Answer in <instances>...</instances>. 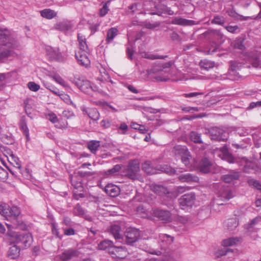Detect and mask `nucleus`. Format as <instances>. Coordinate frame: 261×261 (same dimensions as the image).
<instances>
[{
    "mask_svg": "<svg viewBox=\"0 0 261 261\" xmlns=\"http://www.w3.org/2000/svg\"><path fill=\"white\" fill-rule=\"evenodd\" d=\"M219 45L215 42H212L208 50H206L207 55H211L217 51Z\"/></svg>",
    "mask_w": 261,
    "mask_h": 261,
    "instance_id": "53",
    "label": "nucleus"
},
{
    "mask_svg": "<svg viewBox=\"0 0 261 261\" xmlns=\"http://www.w3.org/2000/svg\"><path fill=\"white\" fill-rule=\"evenodd\" d=\"M122 166L121 165H116L112 169H109L105 172V174L108 176H114L121 169Z\"/></svg>",
    "mask_w": 261,
    "mask_h": 261,
    "instance_id": "40",
    "label": "nucleus"
},
{
    "mask_svg": "<svg viewBox=\"0 0 261 261\" xmlns=\"http://www.w3.org/2000/svg\"><path fill=\"white\" fill-rule=\"evenodd\" d=\"M64 233L66 236H72L75 233L74 229L72 228L64 229Z\"/></svg>",
    "mask_w": 261,
    "mask_h": 261,
    "instance_id": "63",
    "label": "nucleus"
},
{
    "mask_svg": "<svg viewBox=\"0 0 261 261\" xmlns=\"http://www.w3.org/2000/svg\"><path fill=\"white\" fill-rule=\"evenodd\" d=\"M173 63L169 61L166 63H158L150 70H148L149 74L158 73L162 72H167L168 70L171 67Z\"/></svg>",
    "mask_w": 261,
    "mask_h": 261,
    "instance_id": "11",
    "label": "nucleus"
},
{
    "mask_svg": "<svg viewBox=\"0 0 261 261\" xmlns=\"http://www.w3.org/2000/svg\"><path fill=\"white\" fill-rule=\"evenodd\" d=\"M88 148L90 151L94 154H95L98 148L100 146V142L96 140H92L88 142Z\"/></svg>",
    "mask_w": 261,
    "mask_h": 261,
    "instance_id": "38",
    "label": "nucleus"
},
{
    "mask_svg": "<svg viewBox=\"0 0 261 261\" xmlns=\"http://www.w3.org/2000/svg\"><path fill=\"white\" fill-rule=\"evenodd\" d=\"M240 174L238 172L231 171L222 177L223 180L226 183H230L239 179Z\"/></svg>",
    "mask_w": 261,
    "mask_h": 261,
    "instance_id": "24",
    "label": "nucleus"
},
{
    "mask_svg": "<svg viewBox=\"0 0 261 261\" xmlns=\"http://www.w3.org/2000/svg\"><path fill=\"white\" fill-rule=\"evenodd\" d=\"M138 7L141 8L142 7L141 4H139L138 3H134L129 7V9L130 10H131V12L133 13H138V14L141 13L142 11H141V10L139 11Z\"/></svg>",
    "mask_w": 261,
    "mask_h": 261,
    "instance_id": "52",
    "label": "nucleus"
},
{
    "mask_svg": "<svg viewBox=\"0 0 261 261\" xmlns=\"http://www.w3.org/2000/svg\"><path fill=\"white\" fill-rule=\"evenodd\" d=\"M78 41L79 42L80 49L79 51H89L86 43V38L84 36L78 34Z\"/></svg>",
    "mask_w": 261,
    "mask_h": 261,
    "instance_id": "36",
    "label": "nucleus"
},
{
    "mask_svg": "<svg viewBox=\"0 0 261 261\" xmlns=\"http://www.w3.org/2000/svg\"><path fill=\"white\" fill-rule=\"evenodd\" d=\"M249 184L261 191V183L258 180L251 179L249 181Z\"/></svg>",
    "mask_w": 261,
    "mask_h": 261,
    "instance_id": "60",
    "label": "nucleus"
},
{
    "mask_svg": "<svg viewBox=\"0 0 261 261\" xmlns=\"http://www.w3.org/2000/svg\"><path fill=\"white\" fill-rule=\"evenodd\" d=\"M109 9L107 4H105L99 10V15L101 17L105 16L108 12Z\"/></svg>",
    "mask_w": 261,
    "mask_h": 261,
    "instance_id": "58",
    "label": "nucleus"
},
{
    "mask_svg": "<svg viewBox=\"0 0 261 261\" xmlns=\"http://www.w3.org/2000/svg\"><path fill=\"white\" fill-rule=\"evenodd\" d=\"M261 107V100L256 102H252L250 103L248 108L249 109H252L255 107Z\"/></svg>",
    "mask_w": 261,
    "mask_h": 261,
    "instance_id": "64",
    "label": "nucleus"
},
{
    "mask_svg": "<svg viewBox=\"0 0 261 261\" xmlns=\"http://www.w3.org/2000/svg\"><path fill=\"white\" fill-rule=\"evenodd\" d=\"M246 61L250 63L253 67L261 68L260 58L261 54L257 51L246 53L245 55Z\"/></svg>",
    "mask_w": 261,
    "mask_h": 261,
    "instance_id": "7",
    "label": "nucleus"
},
{
    "mask_svg": "<svg viewBox=\"0 0 261 261\" xmlns=\"http://www.w3.org/2000/svg\"><path fill=\"white\" fill-rule=\"evenodd\" d=\"M154 191L159 195L168 193L167 189L162 186H155L154 187Z\"/></svg>",
    "mask_w": 261,
    "mask_h": 261,
    "instance_id": "44",
    "label": "nucleus"
},
{
    "mask_svg": "<svg viewBox=\"0 0 261 261\" xmlns=\"http://www.w3.org/2000/svg\"><path fill=\"white\" fill-rule=\"evenodd\" d=\"M128 128L127 125L125 122H122L118 127V133L122 135L126 134Z\"/></svg>",
    "mask_w": 261,
    "mask_h": 261,
    "instance_id": "54",
    "label": "nucleus"
},
{
    "mask_svg": "<svg viewBox=\"0 0 261 261\" xmlns=\"http://www.w3.org/2000/svg\"><path fill=\"white\" fill-rule=\"evenodd\" d=\"M17 46L16 41L11 36L7 29L0 28V62L10 57L14 56L12 49Z\"/></svg>",
    "mask_w": 261,
    "mask_h": 261,
    "instance_id": "1",
    "label": "nucleus"
},
{
    "mask_svg": "<svg viewBox=\"0 0 261 261\" xmlns=\"http://www.w3.org/2000/svg\"><path fill=\"white\" fill-rule=\"evenodd\" d=\"M173 237L166 234H160L159 240L161 242V245L162 249L165 250L168 245L172 244L173 241Z\"/></svg>",
    "mask_w": 261,
    "mask_h": 261,
    "instance_id": "22",
    "label": "nucleus"
},
{
    "mask_svg": "<svg viewBox=\"0 0 261 261\" xmlns=\"http://www.w3.org/2000/svg\"><path fill=\"white\" fill-rule=\"evenodd\" d=\"M190 137L191 140L195 143H202L201 136L197 132H192L190 133Z\"/></svg>",
    "mask_w": 261,
    "mask_h": 261,
    "instance_id": "43",
    "label": "nucleus"
},
{
    "mask_svg": "<svg viewBox=\"0 0 261 261\" xmlns=\"http://www.w3.org/2000/svg\"><path fill=\"white\" fill-rule=\"evenodd\" d=\"M105 191L110 196L115 197L119 194L120 190L118 186L112 184H109L105 187Z\"/></svg>",
    "mask_w": 261,
    "mask_h": 261,
    "instance_id": "19",
    "label": "nucleus"
},
{
    "mask_svg": "<svg viewBox=\"0 0 261 261\" xmlns=\"http://www.w3.org/2000/svg\"><path fill=\"white\" fill-rule=\"evenodd\" d=\"M155 7L159 13H165L170 15L174 14V12L166 5L159 4L155 6Z\"/></svg>",
    "mask_w": 261,
    "mask_h": 261,
    "instance_id": "32",
    "label": "nucleus"
},
{
    "mask_svg": "<svg viewBox=\"0 0 261 261\" xmlns=\"http://www.w3.org/2000/svg\"><path fill=\"white\" fill-rule=\"evenodd\" d=\"M196 200L195 195L193 193L186 194L182 196L179 199L181 208L185 210L188 207H192Z\"/></svg>",
    "mask_w": 261,
    "mask_h": 261,
    "instance_id": "6",
    "label": "nucleus"
},
{
    "mask_svg": "<svg viewBox=\"0 0 261 261\" xmlns=\"http://www.w3.org/2000/svg\"><path fill=\"white\" fill-rule=\"evenodd\" d=\"M209 133L212 140L218 141H226L228 137V134L223 129L214 127L209 130Z\"/></svg>",
    "mask_w": 261,
    "mask_h": 261,
    "instance_id": "3",
    "label": "nucleus"
},
{
    "mask_svg": "<svg viewBox=\"0 0 261 261\" xmlns=\"http://www.w3.org/2000/svg\"><path fill=\"white\" fill-rule=\"evenodd\" d=\"M60 98L66 103L71 105L75 107L72 101L71 100L70 96L66 94L63 93L62 92L60 95Z\"/></svg>",
    "mask_w": 261,
    "mask_h": 261,
    "instance_id": "50",
    "label": "nucleus"
},
{
    "mask_svg": "<svg viewBox=\"0 0 261 261\" xmlns=\"http://www.w3.org/2000/svg\"><path fill=\"white\" fill-rule=\"evenodd\" d=\"M46 55L50 60L58 62H63L64 57L60 51L59 48H53L51 46L46 47Z\"/></svg>",
    "mask_w": 261,
    "mask_h": 261,
    "instance_id": "8",
    "label": "nucleus"
},
{
    "mask_svg": "<svg viewBox=\"0 0 261 261\" xmlns=\"http://www.w3.org/2000/svg\"><path fill=\"white\" fill-rule=\"evenodd\" d=\"M73 83L84 93L89 94L91 91V88H93L90 82L83 79L75 78Z\"/></svg>",
    "mask_w": 261,
    "mask_h": 261,
    "instance_id": "9",
    "label": "nucleus"
},
{
    "mask_svg": "<svg viewBox=\"0 0 261 261\" xmlns=\"http://www.w3.org/2000/svg\"><path fill=\"white\" fill-rule=\"evenodd\" d=\"M161 170L170 175L174 174L175 173V170L168 165H164L161 167Z\"/></svg>",
    "mask_w": 261,
    "mask_h": 261,
    "instance_id": "49",
    "label": "nucleus"
},
{
    "mask_svg": "<svg viewBox=\"0 0 261 261\" xmlns=\"http://www.w3.org/2000/svg\"><path fill=\"white\" fill-rule=\"evenodd\" d=\"M225 22V18L223 16L216 15L214 16V19L212 20V23L222 25Z\"/></svg>",
    "mask_w": 261,
    "mask_h": 261,
    "instance_id": "45",
    "label": "nucleus"
},
{
    "mask_svg": "<svg viewBox=\"0 0 261 261\" xmlns=\"http://www.w3.org/2000/svg\"><path fill=\"white\" fill-rule=\"evenodd\" d=\"M199 65L202 68L208 70L215 66V63L209 60H203L200 61Z\"/></svg>",
    "mask_w": 261,
    "mask_h": 261,
    "instance_id": "42",
    "label": "nucleus"
},
{
    "mask_svg": "<svg viewBox=\"0 0 261 261\" xmlns=\"http://www.w3.org/2000/svg\"><path fill=\"white\" fill-rule=\"evenodd\" d=\"M221 151L224 155V159L229 163H234L236 162L235 158L229 153L228 150L226 146L221 148Z\"/></svg>",
    "mask_w": 261,
    "mask_h": 261,
    "instance_id": "31",
    "label": "nucleus"
},
{
    "mask_svg": "<svg viewBox=\"0 0 261 261\" xmlns=\"http://www.w3.org/2000/svg\"><path fill=\"white\" fill-rule=\"evenodd\" d=\"M54 80L58 84L61 85L64 87H68V84L59 75H55L53 76Z\"/></svg>",
    "mask_w": 261,
    "mask_h": 261,
    "instance_id": "51",
    "label": "nucleus"
},
{
    "mask_svg": "<svg viewBox=\"0 0 261 261\" xmlns=\"http://www.w3.org/2000/svg\"><path fill=\"white\" fill-rule=\"evenodd\" d=\"M218 195L222 199L226 200H228L233 197L232 192L227 189L221 190L219 192Z\"/></svg>",
    "mask_w": 261,
    "mask_h": 261,
    "instance_id": "33",
    "label": "nucleus"
},
{
    "mask_svg": "<svg viewBox=\"0 0 261 261\" xmlns=\"http://www.w3.org/2000/svg\"><path fill=\"white\" fill-rule=\"evenodd\" d=\"M109 232L112 234L114 238L118 242H122L123 241V234L121 227L119 224H112L109 229Z\"/></svg>",
    "mask_w": 261,
    "mask_h": 261,
    "instance_id": "15",
    "label": "nucleus"
},
{
    "mask_svg": "<svg viewBox=\"0 0 261 261\" xmlns=\"http://www.w3.org/2000/svg\"><path fill=\"white\" fill-rule=\"evenodd\" d=\"M8 173L7 170L0 166V180L4 181L8 179Z\"/></svg>",
    "mask_w": 261,
    "mask_h": 261,
    "instance_id": "55",
    "label": "nucleus"
},
{
    "mask_svg": "<svg viewBox=\"0 0 261 261\" xmlns=\"http://www.w3.org/2000/svg\"><path fill=\"white\" fill-rule=\"evenodd\" d=\"M88 54V51H77L75 53V58L80 65L87 67L90 64Z\"/></svg>",
    "mask_w": 261,
    "mask_h": 261,
    "instance_id": "16",
    "label": "nucleus"
},
{
    "mask_svg": "<svg viewBox=\"0 0 261 261\" xmlns=\"http://www.w3.org/2000/svg\"><path fill=\"white\" fill-rule=\"evenodd\" d=\"M71 182L72 186L74 187V190L73 191V194L74 195H77L80 197H83L84 194L82 193H80L79 194H76L77 192H83L84 190V187L82 185V184L81 181H77L73 178H71Z\"/></svg>",
    "mask_w": 261,
    "mask_h": 261,
    "instance_id": "25",
    "label": "nucleus"
},
{
    "mask_svg": "<svg viewBox=\"0 0 261 261\" xmlns=\"http://www.w3.org/2000/svg\"><path fill=\"white\" fill-rule=\"evenodd\" d=\"M142 57L144 58H146L150 60H155V59H165L167 58V56H159L156 54H151L150 53L143 52L140 53Z\"/></svg>",
    "mask_w": 261,
    "mask_h": 261,
    "instance_id": "37",
    "label": "nucleus"
},
{
    "mask_svg": "<svg viewBox=\"0 0 261 261\" xmlns=\"http://www.w3.org/2000/svg\"><path fill=\"white\" fill-rule=\"evenodd\" d=\"M171 23L173 24L179 25L181 26H191L196 24L195 21L189 20L180 16L174 17L171 20Z\"/></svg>",
    "mask_w": 261,
    "mask_h": 261,
    "instance_id": "17",
    "label": "nucleus"
},
{
    "mask_svg": "<svg viewBox=\"0 0 261 261\" xmlns=\"http://www.w3.org/2000/svg\"><path fill=\"white\" fill-rule=\"evenodd\" d=\"M119 31L116 28H111L107 31L106 41L107 44L111 43L118 34Z\"/></svg>",
    "mask_w": 261,
    "mask_h": 261,
    "instance_id": "27",
    "label": "nucleus"
},
{
    "mask_svg": "<svg viewBox=\"0 0 261 261\" xmlns=\"http://www.w3.org/2000/svg\"><path fill=\"white\" fill-rule=\"evenodd\" d=\"M79 251L73 248H69L64 250L61 254L58 255L62 261H68L74 257L78 256Z\"/></svg>",
    "mask_w": 261,
    "mask_h": 261,
    "instance_id": "13",
    "label": "nucleus"
},
{
    "mask_svg": "<svg viewBox=\"0 0 261 261\" xmlns=\"http://www.w3.org/2000/svg\"><path fill=\"white\" fill-rule=\"evenodd\" d=\"M142 170L147 174H154L158 173V169L153 167L149 161L144 162L142 165Z\"/></svg>",
    "mask_w": 261,
    "mask_h": 261,
    "instance_id": "23",
    "label": "nucleus"
},
{
    "mask_svg": "<svg viewBox=\"0 0 261 261\" xmlns=\"http://www.w3.org/2000/svg\"><path fill=\"white\" fill-rule=\"evenodd\" d=\"M109 252L112 255H115L113 256V257L123 258L126 254V250L125 247L122 246L117 247L114 245L111 248Z\"/></svg>",
    "mask_w": 261,
    "mask_h": 261,
    "instance_id": "18",
    "label": "nucleus"
},
{
    "mask_svg": "<svg viewBox=\"0 0 261 261\" xmlns=\"http://www.w3.org/2000/svg\"><path fill=\"white\" fill-rule=\"evenodd\" d=\"M234 47L239 49L242 50L244 48V45L243 43V41L241 39H238L234 43Z\"/></svg>",
    "mask_w": 261,
    "mask_h": 261,
    "instance_id": "61",
    "label": "nucleus"
},
{
    "mask_svg": "<svg viewBox=\"0 0 261 261\" xmlns=\"http://www.w3.org/2000/svg\"><path fill=\"white\" fill-rule=\"evenodd\" d=\"M191 158V156L189 152L186 155H184L181 157V161L186 166H189L190 165Z\"/></svg>",
    "mask_w": 261,
    "mask_h": 261,
    "instance_id": "56",
    "label": "nucleus"
},
{
    "mask_svg": "<svg viewBox=\"0 0 261 261\" xmlns=\"http://www.w3.org/2000/svg\"><path fill=\"white\" fill-rule=\"evenodd\" d=\"M48 120L53 123L58 122V119L57 115L54 113H50L48 115Z\"/></svg>",
    "mask_w": 261,
    "mask_h": 261,
    "instance_id": "62",
    "label": "nucleus"
},
{
    "mask_svg": "<svg viewBox=\"0 0 261 261\" xmlns=\"http://www.w3.org/2000/svg\"><path fill=\"white\" fill-rule=\"evenodd\" d=\"M140 236L139 231L135 228H128L125 233L126 242L127 244H132L137 241Z\"/></svg>",
    "mask_w": 261,
    "mask_h": 261,
    "instance_id": "14",
    "label": "nucleus"
},
{
    "mask_svg": "<svg viewBox=\"0 0 261 261\" xmlns=\"http://www.w3.org/2000/svg\"><path fill=\"white\" fill-rule=\"evenodd\" d=\"M200 172L203 173H215L217 172L215 165L212 163L207 158L202 159L198 165Z\"/></svg>",
    "mask_w": 261,
    "mask_h": 261,
    "instance_id": "5",
    "label": "nucleus"
},
{
    "mask_svg": "<svg viewBox=\"0 0 261 261\" xmlns=\"http://www.w3.org/2000/svg\"><path fill=\"white\" fill-rule=\"evenodd\" d=\"M82 110L84 114L87 115L89 118L94 121H97L99 118V113L96 108L87 109L83 108Z\"/></svg>",
    "mask_w": 261,
    "mask_h": 261,
    "instance_id": "20",
    "label": "nucleus"
},
{
    "mask_svg": "<svg viewBox=\"0 0 261 261\" xmlns=\"http://www.w3.org/2000/svg\"><path fill=\"white\" fill-rule=\"evenodd\" d=\"M73 213L76 216H83L85 214V212L82 206L79 204H77L73 208Z\"/></svg>",
    "mask_w": 261,
    "mask_h": 261,
    "instance_id": "47",
    "label": "nucleus"
},
{
    "mask_svg": "<svg viewBox=\"0 0 261 261\" xmlns=\"http://www.w3.org/2000/svg\"><path fill=\"white\" fill-rule=\"evenodd\" d=\"M20 213L19 209L15 206L10 207L6 204L0 205V214L7 220L11 221V224H6L9 230H11L17 225V218Z\"/></svg>",
    "mask_w": 261,
    "mask_h": 261,
    "instance_id": "2",
    "label": "nucleus"
},
{
    "mask_svg": "<svg viewBox=\"0 0 261 261\" xmlns=\"http://www.w3.org/2000/svg\"><path fill=\"white\" fill-rule=\"evenodd\" d=\"M113 246L112 241L108 240H104L101 242L98 245V248L100 250L109 249V251L111 250V248Z\"/></svg>",
    "mask_w": 261,
    "mask_h": 261,
    "instance_id": "39",
    "label": "nucleus"
},
{
    "mask_svg": "<svg viewBox=\"0 0 261 261\" xmlns=\"http://www.w3.org/2000/svg\"><path fill=\"white\" fill-rule=\"evenodd\" d=\"M139 170L140 166L138 161L137 160L131 161L127 167V175L130 178L135 179Z\"/></svg>",
    "mask_w": 261,
    "mask_h": 261,
    "instance_id": "12",
    "label": "nucleus"
},
{
    "mask_svg": "<svg viewBox=\"0 0 261 261\" xmlns=\"http://www.w3.org/2000/svg\"><path fill=\"white\" fill-rule=\"evenodd\" d=\"M152 215L164 223H168L172 221V217L169 211L156 208L152 211Z\"/></svg>",
    "mask_w": 261,
    "mask_h": 261,
    "instance_id": "10",
    "label": "nucleus"
},
{
    "mask_svg": "<svg viewBox=\"0 0 261 261\" xmlns=\"http://www.w3.org/2000/svg\"><path fill=\"white\" fill-rule=\"evenodd\" d=\"M240 241V238L238 237H231L224 240L222 242V245L225 247L233 246L236 245Z\"/></svg>",
    "mask_w": 261,
    "mask_h": 261,
    "instance_id": "29",
    "label": "nucleus"
},
{
    "mask_svg": "<svg viewBox=\"0 0 261 261\" xmlns=\"http://www.w3.org/2000/svg\"><path fill=\"white\" fill-rule=\"evenodd\" d=\"M19 126L23 134L25 136L27 140H29V130L27 125V122L24 117H22L20 121Z\"/></svg>",
    "mask_w": 261,
    "mask_h": 261,
    "instance_id": "35",
    "label": "nucleus"
},
{
    "mask_svg": "<svg viewBox=\"0 0 261 261\" xmlns=\"http://www.w3.org/2000/svg\"><path fill=\"white\" fill-rule=\"evenodd\" d=\"M173 151L176 155H179L180 157L187 155L189 152L186 146L180 145H176L173 148Z\"/></svg>",
    "mask_w": 261,
    "mask_h": 261,
    "instance_id": "28",
    "label": "nucleus"
},
{
    "mask_svg": "<svg viewBox=\"0 0 261 261\" xmlns=\"http://www.w3.org/2000/svg\"><path fill=\"white\" fill-rule=\"evenodd\" d=\"M15 242L22 248L29 247L33 242V237L30 233H21L15 236Z\"/></svg>",
    "mask_w": 261,
    "mask_h": 261,
    "instance_id": "4",
    "label": "nucleus"
},
{
    "mask_svg": "<svg viewBox=\"0 0 261 261\" xmlns=\"http://www.w3.org/2000/svg\"><path fill=\"white\" fill-rule=\"evenodd\" d=\"M7 158L8 161L10 163L12 164V162H14L16 166V167L18 169H20V168H21L20 162L17 157L15 156L14 154H12L10 155V158H8V157H7Z\"/></svg>",
    "mask_w": 261,
    "mask_h": 261,
    "instance_id": "46",
    "label": "nucleus"
},
{
    "mask_svg": "<svg viewBox=\"0 0 261 261\" xmlns=\"http://www.w3.org/2000/svg\"><path fill=\"white\" fill-rule=\"evenodd\" d=\"M226 225L228 230H233L238 226V222L236 218H231L227 220Z\"/></svg>",
    "mask_w": 261,
    "mask_h": 261,
    "instance_id": "41",
    "label": "nucleus"
},
{
    "mask_svg": "<svg viewBox=\"0 0 261 261\" xmlns=\"http://www.w3.org/2000/svg\"><path fill=\"white\" fill-rule=\"evenodd\" d=\"M99 72L100 73V77H99L98 79L100 81H108L110 79V77L105 69H100Z\"/></svg>",
    "mask_w": 261,
    "mask_h": 261,
    "instance_id": "48",
    "label": "nucleus"
},
{
    "mask_svg": "<svg viewBox=\"0 0 261 261\" xmlns=\"http://www.w3.org/2000/svg\"><path fill=\"white\" fill-rule=\"evenodd\" d=\"M40 15L43 18L51 19L57 15V13L50 9H45L40 11Z\"/></svg>",
    "mask_w": 261,
    "mask_h": 261,
    "instance_id": "30",
    "label": "nucleus"
},
{
    "mask_svg": "<svg viewBox=\"0 0 261 261\" xmlns=\"http://www.w3.org/2000/svg\"><path fill=\"white\" fill-rule=\"evenodd\" d=\"M178 178L181 182L191 183L199 181L198 177L191 173L181 174Z\"/></svg>",
    "mask_w": 261,
    "mask_h": 261,
    "instance_id": "21",
    "label": "nucleus"
},
{
    "mask_svg": "<svg viewBox=\"0 0 261 261\" xmlns=\"http://www.w3.org/2000/svg\"><path fill=\"white\" fill-rule=\"evenodd\" d=\"M159 24H160L158 22L152 23L150 22H145L144 25L145 27L147 29H153L156 27H158L159 26Z\"/></svg>",
    "mask_w": 261,
    "mask_h": 261,
    "instance_id": "59",
    "label": "nucleus"
},
{
    "mask_svg": "<svg viewBox=\"0 0 261 261\" xmlns=\"http://www.w3.org/2000/svg\"><path fill=\"white\" fill-rule=\"evenodd\" d=\"M20 249L16 245L11 246L9 250L8 255L12 259H15L19 256Z\"/></svg>",
    "mask_w": 261,
    "mask_h": 261,
    "instance_id": "34",
    "label": "nucleus"
},
{
    "mask_svg": "<svg viewBox=\"0 0 261 261\" xmlns=\"http://www.w3.org/2000/svg\"><path fill=\"white\" fill-rule=\"evenodd\" d=\"M72 28V24L68 21L60 22L55 24L54 28L55 30L62 32H66L70 30Z\"/></svg>",
    "mask_w": 261,
    "mask_h": 261,
    "instance_id": "26",
    "label": "nucleus"
},
{
    "mask_svg": "<svg viewBox=\"0 0 261 261\" xmlns=\"http://www.w3.org/2000/svg\"><path fill=\"white\" fill-rule=\"evenodd\" d=\"M28 87L32 91L36 92L40 89V86L34 82H30L28 83Z\"/></svg>",
    "mask_w": 261,
    "mask_h": 261,
    "instance_id": "57",
    "label": "nucleus"
}]
</instances>
